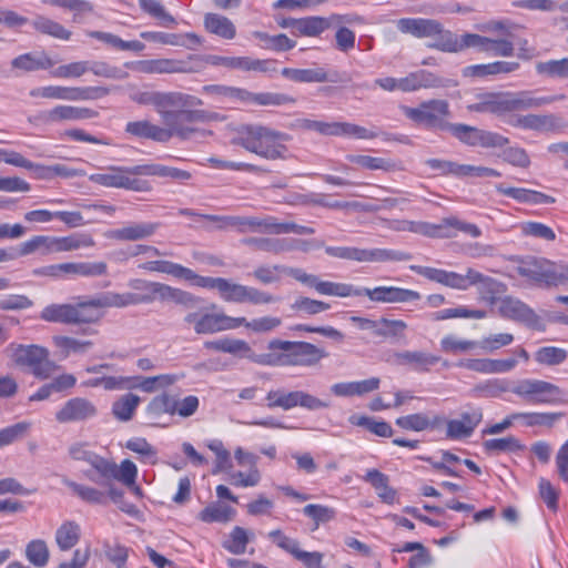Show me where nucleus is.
Masks as SVG:
<instances>
[{
    "label": "nucleus",
    "instance_id": "1",
    "mask_svg": "<svg viewBox=\"0 0 568 568\" xmlns=\"http://www.w3.org/2000/svg\"><path fill=\"white\" fill-rule=\"evenodd\" d=\"M477 101L467 106L471 112L491 113L506 119L516 112L539 109L556 101L562 100L560 95H538L536 91L519 92H485L477 94Z\"/></svg>",
    "mask_w": 568,
    "mask_h": 568
},
{
    "label": "nucleus",
    "instance_id": "2",
    "mask_svg": "<svg viewBox=\"0 0 568 568\" xmlns=\"http://www.w3.org/2000/svg\"><path fill=\"white\" fill-rule=\"evenodd\" d=\"M69 455L72 459L89 464L92 469L83 471V476L97 485H109L111 479H118L128 487H133L138 476V468L130 459L120 465L106 459L90 449V445L78 442L70 445Z\"/></svg>",
    "mask_w": 568,
    "mask_h": 568
},
{
    "label": "nucleus",
    "instance_id": "3",
    "mask_svg": "<svg viewBox=\"0 0 568 568\" xmlns=\"http://www.w3.org/2000/svg\"><path fill=\"white\" fill-rule=\"evenodd\" d=\"M203 119L200 111L180 110L173 114L170 121H163L164 126L154 124L148 120L131 121L125 125V132L139 139H148L155 142L166 143L173 136L181 140H189L195 135L204 136V131L191 124Z\"/></svg>",
    "mask_w": 568,
    "mask_h": 568
},
{
    "label": "nucleus",
    "instance_id": "4",
    "mask_svg": "<svg viewBox=\"0 0 568 568\" xmlns=\"http://www.w3.org/2000/svg\"><path fill=\"white\" fill-rule=\"evenodd\" d=\"M128 286L134 292H113L118 308L150 304L156 300L171 301L185 307H194L197 302L193 294L160 282L133 278L129 281Z\"/></svg>",
    "mask_w": 568,
    "mask_h": 568
},
{
    "label": "nucleus",
    "instance_id": "5",
    "mask_svg": "<svg viewBox=\"0 0 568 568\" xmlns=\"http://www.w3.org/2000/svg\"><path fill=\"white\" fill-rule=\"evenodd\" d=\"M268 349L273 353L265 354L264 366H314L327 353L307 342H290L272 339Z\"/></svg>",
    "mask_w": 568,
    "mask_h": 568
},
{
    "label": "nucleus",
    "instance_id": "6",
    "mask_svg": "<svg viewBox=\"0 0 568 568\" xmlns=\"http://www.w3.org/2000/svg\"><path fill=\"white\" fill-rule=\"evenodd\" d=\"M288 134L264 125H245L239 136V144L245 150L267 160L285 159Z\"/></svg>",
    "mask_w": 568,
    "mask_h": 568
},
{
    "label": "nucleus",
    "instance_id": "7",
    "mask_svg": "<svg viewBox=\"0 0 568 568\" xmlns=\"http://www.w3.org/2000/svg\"><path fill=\"white\" fill-rule=\"evenodd\" d=\"M131 101L141 105H152L162 121H170L180 110H191L202 105V101L182 92H161L134 90L130 93Z\"/></svg>",
    "mask_w": 568,
    "mask_h": 568
},
{
    "label": "nucleus",
    "instance_id": "8",
    "mask_svg": "<svg viewBox=\"0 0 568 568\" xmlns=\"http://www.w3.org/2000/svg\"><path fill=\"white\" fill-rule=\"evenodd\" d=\"M195 286L216 290L226 302L251 303L253 305L271 304L278 301V297L261 291L253 286L233 283L223 277H209L197 275Z\"/></svg>",
    "mask_w": 568,
    "mask_h": 568
},
{
    "label": "nucleus",
    "instance_id": "9",
    "mask_svg": "<svg viewBox=\"0 0 568 568\" xmlns=\"http://www.w3.org/2000/svg\"><path fill=\"white\" fill-rule=\"evenodd\" d=\"M515 271L537 286L551 287L568 283V264L562 262L556 263L547 258L529 257L523 260Z\"/></svg>",
    "mask_w": 568,
    "mask_h": 568
},
{
    "label": "nucleus",
    "instance_id": "10",
    "mask_svg": "<svg viewBox=\"0 0 568 568\" xmlns=\"http://www.w3.org/2000/svg\"><path fill=\"white\" fill-rule=\"evenodd\" d=\"M197 300L194 307H187L190 311L185 314L183 321L199 335H210L223 331L235 329L242 326L244 317H232L224 313L210 312L207 307L199 306L201 300Z\"/></svg>",
    "mask_w": 568,
    "mask_h": 568
},
{
    "label": "nucleus",
    "instance_id": "11",
    "mask_svg": "<svg viewBox=\"0 0 568 568\" xmlns=\"http://www.w3.org/2000/svg\"><path fill=\"white\" fill-rule=\"evenodd\" d=\"M10 358L17 366L28 367L34 377L40 379L49 378L58 366L49 358L48 348L31 344H10L7 348Z\"/></svg>",
    "mask_w": 568,
    "mask_h": 568
},
{
    "label": "nucleus",
    "instance_id": "12",
    "mask_svg": "<svg viewBox=\"0 0 568 568\" xmlns=\"http://www.w3.org/2000/svg\"><path fill=\"white\" fill-rule=\"evenodd\" d=\"M403 114L417 125L428 130L449 131L452 123L449 104L446 100L433 99L422 102L418 106H402Z\"/></svg>",
    "mask_w": 568,
    "mask_h": 568
},
{
    "label": "nucleus",
    "instance_id": "13",
    "mask_svg": "<svg viewBox=\"0 0 568 568\" xmlns=\"http://www.w3.org/2000/svg\"><path fill=\"white\" fill-rule=\"evenodd\" d=\"M509 392L530 404H555L564 396L557 385L535 378L517 381L510 386Z\"/></svg>",
    "mask_w": 568,
    "mask_h": 568
},
{
    "label": "nucleus",
    "instance_id": "14",
    "mask_svg": "<svg viewBox=\"0 0 568 568\" xmlns=\"http://www.w3.org/2000/svg\"><path fill=\"white\" fill-rule=\"evenodd\" d=\"M111 307L118 308L112 291L87 298L79 297L73 304V325L98 324L104 317L102 310Z\"/></svg>",
    "mask_w": 568,
    "mask_h": 568
},
{
    "label": "nucleus",
    "instance_id": "15",
    "mask_svg": "<svg viewBox=\"0 0 568 568\" xmlns=\"http://www.w3.org/2000/svg\"><path fill=\"white\" fill-rule=\"evenodd\" d=\"M267 407H280L290 410L302 407L307 410H318L329 407V403L303 390L286 392L284 389L270 390L266 395Z\"/></svg>",
    "mask_w": 568,
    "mask_h": 568
},
{
    "label": "nucleus",
    "instance_id": "16",
    "mask_svg": "<svg viewBox=\"0 0 568 568\" xmlns=\"http://www.w3.org/2000/svg\"><path fill=\"white\" fill-rule=\"evenodd\" d=\"M134 166H111L104 173H94L89 180L105 187L125 189L136 192L148 190V182L133 178Z\"/></svg>",
    "mask_w": 568,
    "mask_h": 568
},
{
    "label": "nucleus",
    "instance_id": "17",
    "mask_svg": "<svg viewBox=\"0 0 568 568\" xmlns=\"http://www.w3.org/2000/svg\"><path fill=\"white\" fill-rule=\"evenodd\" d=\"M397 30L404 34H410L415 38H433L434 41L428 48L436 49V44L440 42L442 37L447 30L435 19L426 18H402L396 21Z\"/></svg>",
    "mask_w": 568,
    "mask_h": 568
},
{
    "label": "nucleus",
    "instance_id": "18",
    "mask_svg": "<svg viewBox=\"0 0 568 568\" xmlns=\"http://www.w3.org/2000/svg\"><path fill=\"white\" fill-rule=\"evenodd\" d=\"M293 274L296 281L314 288L321 295L336 297L361 296L359 287L348 283L322 281L318 276L308 274L304 270H302V272H294Z\"/></svg>",
    "mask_w": 568,
    "mask_h": 568
},
{
    "label": "nucleus",
    "instance_id": "19",
    "mask_svg": "<svg viewBox=\"0 0 568 568\" xmlns=\"http://www.w3.org/2000/svg\"><path fill=\"white\" fill-rule=\"evenodd\" d=\"M506 123L513 128L536 131L539 133H549L558 131L561 128L560 119L552 114H510Z\"/></svg>",
    "mask_w": 568,
    "mask_h": 568
},
{
    "label": "nucleus",
    "instance_id": "20",
    "mask_svg": "<svg viewBox=\"0 0 568 568\" xmlns=\"http://www.w3.org/2000/svg\"><path fill=\"white\" fill-rule=\"evenodd\" d=\"M484 413L481 407L468 406L458 418L446 423V437L454 440L469 438L476 427L481 423Z\"/></svg>",
    "mask_w": 568,
    "mask_h": 568
},
{
    "label": "nucleus",
    "instance_id": "21",
    "mask_svg": "<svg viewBox=\"0 0 568 568\" xmlns=\"http://www.w3.org/2000/svg\"><path fill=\"white\" fill-rule=\"evenodd\" d=\"M206 349L227 353L236 357L246 358L255 364L264 366L265 354H256L250 344L240 338L221 337L204 342Z\"/></svg>",
    "mask_w": 568,
    "mask_h": 568
},
{
    "label": "nucleus",
    "instance_id": "22",
    "mask_svg": "<svg viewBox=\"0 0 568 568\" xmlns=\"http://www.w3.org/2000/svg\"><path fill=\"white\" fill-rule=\"evenodd\" d=\"M97 91H103V93H106V90L100 88L45 85L32 89L30 91V97L64 101H82L90 99V93Z\"/></svg>",
    "mask_w": 568,
    "mask_h": 568
},
{
    "label": "nucleus",
    "instance_id": "23",
    "mask_svg": "<svg viewBox=\"0 0 568 568\" xmlns=\"http://www.w3.org/2000/svg\"><path fill=\"white\" fill-rule=\"evenodd\" d=\"M160 227V222L131 221L109 231L106 237L120 242H138L152 237Z\"/></svg>",
    "mask_w": 568,
    "mask_h": 568
},
{
    "label": "nucleus",
    "instance_id": "24",
    "mask_svg": "<svg viewBox=\"0 0 568 568\" xmlns=\"http://www.w3.org/2000/svg\"><path fill=\"white\" fill-rule=\"evenodd\" d=\"M361 296H367L376 303H410L420 300L417 291L397 286H377L374 288L359 287Z\"/></svg>",
    "mask_w": 568,
    "mask_h": 568
},
{
    "label": "nucleus",
    "instance_id": "25",
    "mask_svg": "<svg viewBox=\"0 0 568 568\" xmlns=\"http://www.w3.org/2000/svg\"><path fill=\"white\" fill-rule=\"evenodd\" d=\"M489 37L477 33H465L460 38L452 31H446L440 42L436 44L437 50L443 52L457 53L467 48H476L487 53Z\"/></svg>",
    "mask_w": 568,
    "mask_h": 568
},
{
    "label": "nucleus",
    "instance_id": "26",
    "mask_svg": "<svg viewBox=\"0 0 568 568\" xmlns=\"http://www.w3.org/2000/svg\"><path fill=\"white\" fill-rule=\"evenodd\" d=\"M499 313L503 317L540 328V318L527 304L518 298L507 296L500 301Z\"/></svg>",
    "mask_w": 568,
    "mask_h": 568
},
{
    "label": "nucleus",
    "instance_id": "27",
    "mask_svg": "<svg viewBox=\"0 0 568 568\" xmlns=\"http://www.w3.org/2000/svg\"><path fill=\"white\" fill-rule=\"evenodd\" d=\"M98 410L94 404L83 397H73L67 400L55 413L59 423H77L93 418Z\"/></svg>",
    "mask_w": 568,
    "mask_h": 568
},
{
    "label": "nucleus",
    "instance_id": "28",
    "mask_svg": "<svg viewBox=\"0 0 568 568\" xmlns=\"http://www.w3.org/2000/svg\"><path fill=\"white\" fill-rule=\"evenodd\" d=\"M98 115V112L82 106L59 104L54 108L43 111L39 114V119L44 124H58L62 122H72L92 119Z\"/></svg>",
    "mask_w": 568,
    "mask_h": 568
},
{
    "label": "nucleus",
    "instance_id": "29",
    "mask_svg": "<svg viewBox=\"0 0 568 568\" xmlns=\"http://www.w3.org/2000/svg\"><path fill=\"white\" fill-rule=\"evenodd\" d=\"M409 268L418 275L425 278L443 284L445 286L456 290H467L470 286V278H468V271L465 275L456 272H448L440 268L410 265Z\"/></svg>",
    "mask_w": 568,
    "mask_h": 568
},
{
    "label": "nucleus",
    "instance_id": "30",
    "mask_svg": "<svg viewBox=\"0 0 568 568\" xmlns=\"http://www.w3.org/2000/svg\"><path fill=\"white\" fill-rule=\"evenodd\" d=\"M515 357L493 358H467L459 361L456 365L480 374H504L511 372L517 366Z\"/></svg>",
    "mask_w": 568,
    "mask_h": 568
},
{
    "label": "nucleus",
    "instance_id": "31",
    "mask_svg": "<svg viewBox=\"0 0 568 568\" xmlns=\"http://www.w3.org/2000/svg\"><path fill=\"white\" fill-rule=\"evenodd\" d=\"M281 74L285 79L297 83H323L339 81L337 72H327L322 67L312 69L284 68L281 70Z\"/></svg>",
    "mask_w": 568,
    "mask_h": 568
},
{
    "label": "nucleus",
    "instance_id": "32",
    "mask_svg": "<svg viewBox=\"0 0 568 568\" xmlns=\"http://www.w3.org/2000/svg\"><path fill=\"white\" fill-rule=\"evenodd\" d=\"M140 267L148 272H156L171 275L175 278L184 280L194 285L197 274L181 264L166 261V260H155L148 261L140 265Z\"/></svg>",
    "mask_w": 568,
    "mask_h": 568
},
{
    "label": "nucleus",
    "instance_id": "33",
    "mask_svg": "<svg viewBox=\"0 0 568 568\" xmlns=\"http://www.w3.org/2000/svg\"><path fill=\"white\" fill-rule=\"evenodd\" d=\"M439 361L440 357L422 351H402L394 354L396 365L409 366L418 372H428Z\"/></svg>",
    "mask_w": 568,
    "mask_h": 568
},
{
    "label": "nucleus",
    "instance_id": "34",
    "mask_svg": "<svg viewBox=\"0 0 568 568\" xmlns=\"http://www.w3.org/2000/svg\"><path fill=\"white\" fill-rule=\"evenodd\" d=\"M468 278H470V286H477L480 297L487 302L493 303L505 291L503 283L474 268H468Z\"/></svg>",
    "mask_w": 568,
    "mask_h": 568
},
{
    "label": "nucleus",
    "instance_id": "35",
    "mask_svg": "<svg viewBox=\"0 0 568 568\" xmlns=\"http://www.w3.org/2000/svg\"><path fill=\"white\" fill-rule=\"evenodd\" d=\"M283 26L292 28L301 36L317 37L332 26V19L329 17L290 19Z\"/></svg>",
    "mask_w": 568,
    "mask_h": 568
},
{
    "label": "nucleus",
    "instance_id": "36",
    "mask_svg": "<svg viewBox=\"0 0 568 568\" xmlns=\"http://www.w3.org/2000/svg\"><path fill=\"white\" fill-rule=\"evenodd\" d=\"M498 193L511 197L519 203L526 204H551L555 199L550 195L524 187H511L499 184L496 186Z\"/></svg>",
    "mask_w": 568,
    "mask_h": 568
},
{
    "label": "nucleus",
    "instance_id": "37",
    "mask_svg": "<svg viewBox=\"0 0 568 568\" xmlns=\"http://www.w3.org/2000/svg\"><path fill=\"white\" fill-rule=\"evenodd\" d=\"M412 254L389 248H358V261L357 262H371V263H383V262H406L412 260Z\"/></svg>",
    "mask_w": 568,
    "mask_h": 568
},
{
    "label": "nucleus",
    "instance_id": "38",
    "mask_svg": "<svg viewBox=\"0 0 568 568\" xmlns=\"http://www.w3.org/2000/svg\"><path fill=\"white\" fill-rule=\"evenodd\" d=\"M364 480L371 484L379 499L388 505H393L397 498V491L388 485V476L378 469H368Z\"/></svg>",
    "mask_w": 568,
    "mask_h": 568
},
{
    "label": "nucleus",
    "instance_id": "39",
    "mask_svg": "<svg viewBox=\"0 0 568 568\" xmlns=\"http://www.w3.org/2000/svg\"><path fill=\"white\" fill-rule=\"evenodd\" d=\"M294 272H302L298 267H288L285 265H258L252 273V276L264 285L275 284L281 281L282 275H288L295 280Z\"/></svg>",
    "mask_w": 568,
    "mask_h": 568
},
{
    "label": "nucleus",
    "instance_id": "40",
    "mask_svg": "<svg viewBox=\"0 0 568 568\" xmlns=\"http://www.w3.org/2000/svg\"><path fill=\"white\" fill-rule=\"evenodd\" d=\"M62 277L73 275L94 277L106 274L108 265L104 262L61 263Z\"/></svg>",
    "mask_w": 568,
    "mask_h": 568
},
{
    "label": "nucleus",
    "instance_id": "41",
    "mask_svg": "<svg viewBox=\"0 0 568 568\" xmlns=\"http://www.w3.org/2000/svg\"><path fill=\"white\" fill-rule=\"evenodd\" d=\"M499 31L501 38H489L487 53L496 57H511L514 54V43L510 40L511 33L503 22H495L491 28Z\"/></svg>",
    "mask_w": 568,
    "mask_h": 568
},
{
    "label": "nucleus",
    "instance_id": "42",
    "mask_svg": "<svg viewBox=\"0 0 568 568\" xmlns=\"http://www.w3.org/2000/svg\"><path fill=\"white\" fill-rule=\"evenodd\" d=\"M34 252L42 255L59 253L58 236L36 235L20 244V253L23 256Z\"/></svg>",
    "mask_w": 568,
    "mask_h": 568
},
{
    "label": "nucleus",
    "instance_id": "43",
    "mask_svg": "<svg viewBox=\"0 0 568 568\" xmlns=\"http://www.w3.org/2000/svg\"><path fill=\"white\" fill-rule=\"evenodd\" d=\"M133 172L140 175L170 178L176 181H186L191 179L190 172L162 164L134 165Z\"/></svg>",
    "mask_w": 568,
    "mask_h": 568
},
{
    "label": "nucleus",
    "instance_id": "44",
    "mask_svg": "<svg viewBox=\"0 0 568 568\" xmlns=\"http://www.w3.org/2000/svg\"><path fill=\"white\" fill-rule=\"evenodd\" d=\"M73 304L69 303H52L47 305L40 312V320L48 323H60L65 325H73Z\"/></svg>",
    "mask_w": 568,
    "mask_h": 568
},
{
    "label": "nucleus",
    "instance_id": "45",
    "mask_svg": "<svg viewBox=\"0 0 568 568\" xmlns=\"http://www.w3.org/2000/svg\"><path fill=\"white\" fill-rule=\"evenodd\" d=\"M519 68L518 62L514 61H495L487 64L469 65L465 69V75L484 78L487 75H496L500 73H510Z\"/></svg>",
    "mask_w": 568,
    "mask_h": 568
},
{
    "label": "nucleus",
    "instance_id": "46",
    "mask_svg": "<svg viewBox=\"0 0 568 568\" xmlns=\"http://www.w3.org/2000/svg\"><path fill=\"white\" fill-rule=\"evenodd\" d=\"M399 90L403 92H413L422 88H433L437 85L436 77L426 71L418 70L408 75L398 79Z\"/></svg>",
    "mask_w": 568,
    "mask_h": 568
},
{
    "label": "nucleus",
    "instance_id": "47",
    "mask_svg": "<svg viewBox=\"0 0 568 568\" xmlns=\"http://www.w3.org/2000/svg\"><path fill=\"white\" fill-rule=\"evenodd\" d=\"M175 62L169 59L140 60L125 63V67L146 74L173 73L178 69Z\"/></svg>",
    "mask_w": 568,
    "mask_h": 568
},
{
    "label": "nucleus",
    "instance_id": "48",
    "mask_svg": "<svg viewBox=\"0 0 568 568\" xmlns=\"http://www.w3.org/2000/svg\"><path fill=\"white\" fill-rule=\"evenodd\" d=\"M53 64V61L44 53H24L14 58L11 62L12 68L24 72L45 70Z\"/></svg>",
    "mask_w": 568,
    "mask_h": 568
},
{
    "label": "nucleus",
    "instance_id": "49",
    "mask_svg": "<svg viewBox=\"0 0 568 568\" xmlns=\"http://www.w3.org/2000/svg\"><path fill=\"white\" fill-rule=\"evenodd\" d=\"M204 26L206 30L217 37L231 40L236 34V29L233 22L217 13H206L204 17Z\"/></svg>",
    "mask_w": 568,
    "mask_h": 568
},
{
    "label": "nucleus",
    "instance_id": "50",
    "mask_svg": "<svg viewBox=\"0 0 568 568\" xmlns=\"http://www.w3.org/2000/svg\"><path fill=\"white\" fill-rule=\"evenodd\" d=\"M81 529L75 521H64L55 531V542L60 550L68 551L80 540Z\"/></svg>",
    "mask_w": 568,
    "mask_h": 568
},
{
    "label": "nucleus",
    "instance_id": "51",
    "mask_svg": "<svg viewBox=\"0 0 568 568\" xmlns=\"http://www.w3.org/2000/svg\"><path fill=\"white\" fill-rule=\"evenodd\" d=\"M439 422L440 419L438 417L430 419L428 415L424 413H416L398 417L395 424L405 430L423 432L428 428H435Z\"/></svg>",
    "mask_w": 568,
    "mask_h": 568
},
{
    "label": "nucleus",
    "instance_id": "52",
    "mask_svg": "<svg viewBox=\"0 0 568 568\" xmlns=\"http://www.w3.org/2000/svg\"><path fill=\"white\" fill-rule=\"evenodd\" d=\"M247 246L254 250L280 254L283 252L292 251V246L288 245V240L276 239V237H248L243 241Z\"/></svg>",
    "mask_w": 568,
    "mask_h": 568
},
{
    "label": "nucleus",
    "instance_id": "53",
    "mask_svg": "<svg viewBox=\"0 0 568 568\" xmlns=\"http://www.w3.org/2000/svg\"><path fill=\"white\" fill-rule=\"evenodd\" d=\"M296 100L293 97L278 92L254 93L247 91V95L244 99V103L255 105H286L294 104Z\"/></svg>",
    "mask_w": 568,
    "mask_h": 568
},
{
    "label": "nucleus",
    "instance_id": "54",
    "mask_svg": "<svg viewBox=\"0 0 568 568\" xmlns=\"http://www.w3.org/2000/svg\"><path fill=\"white\" fill-rule=\"evenodd\" d=\"M203 91L220 102H243L247 90L229 85H205Z\"/></svg>",
    "mask_w": 568,
    "mask_h": 568
},
{
    "label": "nucleus",
    "instance_id": "55",
    "mask_svg": "<svg viewBox=\"0 0 568 568\" xmlns=\"http://www.w3.org/2000/svg\"><path fill=\"white\" fill-rule=\"evenodd\" d=\"M139 404L140 397L138 395L126 393L113 403L112 413L116 419L129 422L132 419Z\"/></svg>",
    "mask_w": 568,
    "mask_h": 568
},
{
    "label": "nucleus",
    "instance_id": "56",
    "mask_svg": "<svg viewBox=\"0 0 568 568\" xmlns=\"http://www.w3.org/2000/svg\"><path fill=\"white\" fill-rule=\"evenodd\" d=\"M68 488L71 489L72 494L80 498L81 500L89 503V504H95L101 505L105 501V495L103 491L88 486L83 484H78L73 480L64 478L62 481Z\"/></svg>",
    "mask_w": 568,
    "mask_h": 568
},
{
    "label": "nucleus",
    "instance_id": "57",
    "mask_svg": "<svg viewBox=\"0 0 568 568\" xmlns=\"http://www.w3.org/2000/svg\"><path fill=\"white\" fill-rule=\"evenodd\" d=\"M32 26L37 31L59 40H69L71 38V31L44 16H37L32 21Z\"/></svg>",
    "mask_w": 568,
    "mask_h": 568
},
{
    "label": "nucleus",
    "instance_id": "58",
    "mask_svg": "<svg viewBox=\"0 0 568 568\" xmlns=\"http://www.w3.org/2000/svg\"><path fill=\"white\" fill-rule=\"evenodd\" d=\"M483 448L487 454H499L520 452L525 446L517 437L510 435L503 438L487 439L483 443Z\"/></svg>",
    "mask_w": 568,
    "mask_h": 568
},
{
    "label": "nucleus",
    "instance_id": "59",
    "mask_svg": "<svg viewBox=\"0 0 568 568\" xmlns=\"http://www.w3.org/2000/svg\"><path fill=\"white\" fill-rule=\"evenodd\" d=\"M164 414L174 415V396L169 393L153 397L146 406V415L150 419H159Z\"/></svg>",
    "mask_w": 568,
    "mask_h": 568
},
{
    "label": "nucleus",
    "instance_id": "60",
    "mask_svg": "<svg viewBox=\"0 0 568 568\" xmlns=\"http://www.w3.org/2000/svg\"><path fill=\"white\" fill-rule=\"evenodd\" d=\"M59 253L93 247L95 241L89 233H73L67 236H58Z\"/></svg>",
    "mask_w": 568,
    "mask_h": 568
},
{
    "label": "nucleus",
    "instance_id": "61",
    "mask_svg": "<svg viewBox=\"0 0 568 568\" xmlns=\"http://www.w3.org/2000/svg\"><path fill=\"white\" fill-rule=\"evenodd\" d=\"M479 347V342L459 338L448 334L440 339V349L447 354L469 353Z\"/></svg>",
    "mask_w": 568,
    "mask_h": 568
},
{
    "label": "nucleus",
    "instance_id": "62",
    "mask_svg": "<svg viewBox=\"0 0 568 568\" xmlns=\"http://www.w3.org/2000/svg\"><path fill=\"white\" fill-rule=\"evenodd\" d=\"M234 509L219 503L206 506L200 514L199 519L204 523H227L232 519Z\"/></svg>",
    "mask_w": 568,
    "mask_h": 568
},
{
    "label": "nucleus",
    "instance_id": "63",
    "mask_svg": "<svg viewBox=\"0 0 568 568\" xmlns=\"http://www.w3.org/2000/svg\"><path fill=\"white\" fill-rule=\"evenodd\" d=\"M26 557L34 567L47 566L50 552L45 541L42 539L31 540L26 547Z\"/></svg>",
    "mask_w": 568,
    "mask_h": 568
},
{
    "label": "nucleus",
    "instance_id": "64",
    "mask_svg": "<svg viewBox=\"0 0 568 568\" xmlns=\"http://www.w3.org/2000/svg\"><path fill=\"white\" fill-rule=\"evenodd\" d=\"M536 70L538 73L549 78L568 79V58L538 62Z\"/></svg>",
    "mask_w": 568,
    "mask_h": 568
}]
</instances>
